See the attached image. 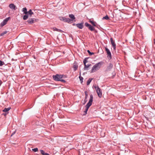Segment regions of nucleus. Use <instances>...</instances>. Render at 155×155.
Segmentation results:
<instances>
[{
	"label": "nucleus",
	"mask_w": 155,
	"mask_h": 155,
	"mask_svg": "<svg viewBox=\"0 0 155 155\" xmlns=\"http://www.w3.org/2000/svg\"><path fill=\"white\" fill-rule=\"evenodd\" d=\"M93 26H95V27H97H97L96 26V22H94L93 21V22L92 23V24H91Z\"/></svg>",
	"instance_id": "obj_32"
},
{
	"label": "nucleus",
	"mask_w": 155,
	"mask_h": 155,
	"mask_svg": "<svg viewBox=\"0 0 155 155\" xmlns=\"http://www.w3.org/2000/svg\"><path fill=\"white\" fill-rule=\"evenodd\" d=\"M87 99L85 98L84 100V104H85L87 101Z\"/></svg>",
	"instance_id": "obj_35"
},
{
	"label": "nucleus",
	"mask_w": 155,
	"mask_h": 155,
	"mask_svg": "<svg viewBox=\"0 0 155 155\" xmlns=\"http://www.w3.org/2000/svg\"><path fill=\"white\" fill-rule=\"evenodd\" d=\"M11 109V107H9L8 108H5L2 111L4 112H6L9 111Z\"/></svg>",
	"instance_id": "obj_23"
},
{
	"label": "nucleus",
	"mask_w": 155,
	"mask_h": 155,
	"mask_svg": "<svg viewBox=\"0 0 155 155\" xmlns=\"http://www.w3.org/2000/svg\"><path fill=\"white\" fill-rule=\"evenodd\" d=\"M83 22L77 24V27L80 29H82L83 27Z\"/></svg>",
	"instance_id": "obj_13"
},
{
	"label": "nucleus",
	"mask_w": 155,
	"mask_h": 155,
	"mask_svg": "<svg viewBox=\"0 0 155 155\" xmlns=\"http://www.w3.org/2000/svg\"><path fill=\"white\" fill-rule=\"evenodd\" d=\"M34 58L35 59V57H34Z\"/></svg>",
	"instance_id": "obj_43"
},
{
	"label": "nucleus",
	"mask_w": 155,
	"mask_h": 155,
	"mask_svg": "<svg viewBox=\"0 0 155 155\" xmlns=\"http://www.w3.org/2000/svg\"><path fill=\"white\" fill-rule=\"evenodd\" d=\"M12 61H13V60H14L13 59H12Z\"/></svg>",
	"instance_id": "obj_42"
},
{
	"label": "nucleus",
	"mask_w": 155,
	"mask_h": 155,
	"mask_svg": "<svg viewBox=\"0 0 155 155\" xmlns=\"http://www.w3.org/2000/svg\"><path fill=\"white\" fill-rule=\"evenodd\" d=\"M80 80L81 81V83L82 84L83 82V78L81 76V71H80L79 73V77Z\"/></svg>",
	"instance_id": "obj_17"
},
{
	"label": "nucleus",
	"mask_w": 155,
	"mask_h": 155,
	"mask_svg": "<svg viewBox=\"0 0 155 155\" xmlns=\"http://www.w3.org/2000/svg\"><path fill=\"white\" fill-rule=\"evenodd\" d=\"M88 58H84L83 61V63L84 64H86V63L88 61H87V59Z\"/></svg>",
	"instance_id": "obj_25"
},
{
	"label": "nucleus",
	"mask_w": 155,
	"mask_h": 155,
	"mask_svg": "<svg viewBox=\"0 0 155 155\" xmlns=\"http://www.w3.org/2000/svg\"><path fill=\"white\" fill-rule=\"evenodd\" d=\"M84 25L86 27H88V29L90 30L91 31H93L94 30V28L90 24H88V23L85 22Z\"/></svg>",
	"instance_id": "obj_8"
},
{
	"label": "nucleus",
	"mask_w": 155,
	"mask_h": 155,
	"mask_svg": "<svg viewBox=\"0 0 155 155\" xmlns=\"http://www.w3.org/2000/svg\"><path fill=\"white\" fill-rule=\"evenodd\" d=\"M53 29L54 30L60 32H63V31H62V30H61L60 29H58L57 28H56L55 27L53 28Z\"/></svg>",
	"instance_id": "obj_21"
},
{
	"label": "nucleus",
	"mask_w": 155,
	"mask_h": 155,
	"mask_svg": "<svg viewBox=\"0 0 155 155\" xmlns=\"http://www.w3.org/2000/svg\"><path fill=\"white\" fill-rule=\"evenodd\" d=\"M40 152L42 155H49V154L47 153H45L43 150H41Z\"/></svg>",
	"instance_id": "obj_19"
},
{
	"label": "nucleus",
	"mask_w": 155,
	"mask_h": 155,
	"mask_svg": "<svg viewBox=\"0 0 155 155\" xmlns=\"http://www.w3.org/2000/svg\"><path fill=\"white\" fill-rule=\"evenodd\" d=\"M112 74L113 75L112 76V78H114L116 75V73L115 72H113L112 73Z\"/></svg>",
	"instance_id": "obj_33"
},
{
	"label": "nucleus",
	"mask_w": 155,
	"mask_h": 155,
	"mask_svg": "<svg viewBox=\"0 0 155 155\" xmlns=\"http://www.w3.org/2000/svg\"><path fill=\"white\" fill-rule=\"evenodd\" d=\"M105 51L107 53V58L108 59L110 60L112 58V56L111 52L107 48V47H105Z\"/></svg>",
	"instance_id": "obj_4"
},
{
	"label": "nucleus",
	"mask_w": 155,
	"mask_h": 155,
	"mask_svg": "<svg viewBox=\"0 0 155 155\" xmlns=\"http://www.w3.org/2000/svg\"><path fill=\"white\" fill-rule=\"evenodd\" d=\"M139 0H136V1H137V2H138V1Z\"/></svg>",
	"instance_id": "obj_41"
},
{
	"label": "nucleus",
	"mask_w": 155,
	"mask_h": 155,
	"mask_svg": "<svg viewBox=\"0 0 155 155\" xmlns=\"http://www.w3.org/2000/svg\"><path fill=\"white\" fill-rule=\"evenodd\" d=\"M27 22L29 24H32L34 22V20L33 18H31L28 20Z\"/></svg>",
	"instance_id": "obj_16"
},
{
	"label": "nucleus",
	"mask_w": 155,
	"mask_h": 155,
	"mask_svg": "<svg viewBox=\"0 0 155 155\" xmlns=\"http://www.w3.org/2000/svg\"><path fill=\"white\" fill-rule=\"evenodd\" d=\"M113 65L111 63H110L107 66L105 71H108L111 70L113 68Z\"/></svg>",
	"instance_id": "obj_10"
},
{
	"label": "nucleus",
	"mask_w": 155,
	"mask_h": 155,
	"mask_svg": "<svg viewBox=\"0 0 155 155\" xmlns=\"http://www.w3.org/2000/svg\"><path fill=\"white\" fill-rule=\"evenodd\" d=\"M96 86V85L95 86H93V87H94V88L95 90H96V89H97V86Z\"/></svg>",
	"instance_id": "obj_34"
},
{
	"label": "nucleus",
	"mask_w": 155,
	"mask_h": 155,
	"mask_svg": "<svg viewBox=\"0 0 155 155\" xmlns=\"http://www.w3.org/2000/svg\"><path fill=\"white\" fill-rule=\"evenodd\" d=\"M2 83V82L1 81H0V86L1 85Z\"/></svg>",
	"instance_id": "obj_39"
},
{
	"label": "nucleus",
	"mask_w": 155,
	"mask_h": 155,
	"mask_svg": "<svg viewBox=\"0 0 155 155\" xmlns=\"http://www.w3.org/2000/svg\"><path fill=\"white\" fill-rule=\"evenodd\" d=\"M5 63L4 62L0 60V66H2Z\"/></svg>",
	"instance_id": "obj_30"
},
{
	"label": "nucleus",
	"mask_w": 155,
	"mask_h": 155,
	"mask_svg": "<svg viewBox=\"0 0 155 155\" xmlns=\"http://www.w3.org/2000/svg\"><path fill=\"white\" fill-rule=\"evenodd\" d=\"M28 14H25L23 16V19L24 20H26L28 18Z\"/></svg>",
	"instance_id": "obj_26"
},
{
	"label": "nucleus",
	"mask_w": 155,
	"mask_h": 155,
	"mask_svg": "<svg viewBox=\"0 0 155 155\" xmlns=\"http://www.w3.org/2000/svg\"><path fill=\"white\" fill-rule=\"evenodd\" d=\"M10 19V17H8L6 18L0 24V26L2 27L5 25L7 23L8 21Z\"/></svg>",
	"instance_id": "obj_5"
},
{
	"label": "nucleus",
	"mask_w": 155,
	"mask_h": 155,
	"mask_svg": "<svg viewBox=\"0 0 155 155\" xmlns=\"http://www.w3.org/2000/svg\"><path fill=\"white\" fill-rule=\"evenodd\" d=\"M92 79H93V78H89L88 79V80L87 81V85H88L90 84V83H91V81H92Z\"/></svg>",
	"instance_id": "obj_22"
},
{
	"label": "nucleus",
	"mask_w": 155,
	"mask_h": 155,
	"mask_svg": "<svg viewBox=\"0 0 155 155\" xmlns=\"http://www.w3.org/2000/svg\"><path fill=\"white\" fill-rule=\"evenodd\" d=\"M89 22L92 24V23L93 22V21L91 20H90L89 21Z\"/></svg>",
	"instance_id": "obj_38"
},
{
	"label": "nucleus",
	"mask_w": 155,
	"mask_h": 155,
	"mask_svg": "<svg viewBox=\"0 0 155 155\" xmlns=\"http://www.w3.org/2000/svg\"><path fill=\"white\" fill-rule=\"evenodd\" d=\"M93 101V96L92 94L90 95V98L89 102L85 106V109L84 111V115H86L87 114V111L89 107L91 106Z\"/></svg>",
	"instance_id": "obj_2"
},
{
	"label": "nucleus",
	"mask_w": 155,
	"mask_h": 155,
	"mask_svg": "<svg viewBox=\"0 0 155 155\" xmlns=\"http://www.w3.org/2000/svg\"><path fill=\"white\" fill-rule=\"evenodd\" d=\"M78 63L77 62L75 61L74 63H73V68L74 69V71H76L78 68Z\"/></svg>",
	"instance_id": "obj_12"
},
{
	"label": "nucleus",
	"mask_w": 155,
	"mask_h": 155,
	"mask_svg": "<svg viewBox=\"0 0 155 155\" xmlns=\"http://www.w3.org/2000/svg\"><path fill=\"white\" fill-rule=\"evenodd\" d=\"M84 93L85 94V99H87V97H88V92L87 91H86L84 92Z\"/></svg>",
	"instance_id": "obj_28"
},
{
	"label": "nucleus",
	"mask_w": 155,
	"mask_h": 155,
	"mask_svg": "<svg viewBox=\"0 0 155 155\" xmlns=\"http://www.w3.org/2000/svg\"><path fill=\"white\" fill-rule=\"evenodd\" d=\"M87 52L90 55H92L94 54V53L93 52H91L89 50H87Z\"/></svg>",
	"instance_id": "obj_29"
},
{
	"label": "nucleus",
	"mask_w": 155,
	"mask_h": 155,
	"mask_svg": "<svg viewBox=\"0 0 155 155\" xmlns=\"http://www.w3.org/2000/svg\"><path fill=\"white\" fill-rule=\"evenodd\" d=\"M98 96L101 98L102 96V92L101 90L99 88L98 86H97V88L96 90Z\"/></svg>",
	"instance_id": "obj_7"
},
{
	"label": "nucleus",
	"mask_w": 155,
	"mask_h": 155,
	"mask_svg": "<svg viewBox=\"0 0 155 155\" xmlns=\"http://www.w3.org/2000/svg\"><path fill=\"white\" fill-rule=\"evenodd\" d=\"M72 25L73 26H77V24L73 23V24Z\"/></svg>",
	"instance_id": "obj_37"
},
{
	"label": "nucleus",
	"mask_w": 155,
	"mask_h": 155,
	"mask_svg": "<svg viewBox=\"0 0 155 155\" xmlns=\"http://www.w3.org/2000/svg\"><path fill=\"white\" fill-rule=\"evenodd\" d=\"M104 64V62L102 61L96 64L92 68L91 73H93L98 70L100 68L101 65Z\"/></svg>",
	"instance_id": "obj_3"
},
{
	"label": "nucleus",
	"mask_w": 155,
	"mask_h": 155,
	"mask_svg": "<svg viewBox=\"0 0 155 155\" xmlns=\"http://www.w3.org/2000/svg\"><path fill=\"white\" fill-rule=\"evenodd\" d=\"M33 14V13L32 12L31 9H30L27 12V14L30 15V16L31 17L32 15Z\"/></svg>",
	"instance_id": "obj_20"
},
{
	"label": "nucleus",
	"mask_w": 155,
	"mask_h": 155,
	"mask_svg": "<svg viewBox=\"0 0 155 155\" xmlns=\"http://www.w3.org/2000/svg\"><path fill=\"white\" fill-rule=\"evenodd\" d=\"M52 77L53 79L56 81H60L64 83H65L66 82L65 80L63 79L66 78V75L64 74H57L53 75Z\"/></svg>",
	"instance_id": "obj_1"
},
{
	"label": "nucleus",
	"mask_w": 155,
	"mask_h": 155,
	"mask_svg": "<svg viewBox=\"0 0 155 155\" xmlns=\"http://www.w3.org/2000/svg\"><path fill=\"white\" fill-rule=\"evenodd\" d=\"M38 148H35L32 149V151L35 152H36L38 151Z\"/></svg>",
	"instance_id": "obj_31"
},
{
	"label": "nucleus",
	"mask_w": 155,
	"mask_h": 155,
	"mask_svg": "<svg viewBox=\"0 0 155 155\" xmlns=\"http://www.w3.org/2000/svg\"><path fill=\"white\" fill-rule=\"evenodd\" d=\"M60 20L62 21L68 23V21L70 20L69 18L63 17H59V18Z\"/></svg>",
	"instance_id": "obj_9"
},
{
	"label": "nucleus",
	"mask_w": 155,
	"mask_h": 155,
	"mask_svg": "<svg viewBox=\"0 0 155 155\" xmlns=\"http://www.w3.org/2000/svg\"><path fill=\"white\" fill-rule=\"evenodd\" d=\"M9 7L10 8L14 10H15L16 8V6L14 4L12 3L10 4L9 5Z\"/></svg>",
	"instance_id": "obj_14"
},
{
	"label": "nucleus",
	"mask_w": 155,
	"mask_h": 155,
	"mask_svg": "<svg viewBox=\"0 0 155 155\" xmlns=\"http://www.w3.org/2000/svg\"><path fill=\"white\" fill-rule=\"evenodd\" d=\"M102 19H106L108 20L109 19V17H108L107 15H106L105 17H104Z\"/></svg>",
	"instance_id": "obj_27"
},
{
	"label": "nucleus",
	"mask_w": 155,
	"mask_h": 155,
	"mask_svg": "<svg viewBox=\"0 0 155 155\" xmlns=\"http://www.w3.org/2000/svg\"><path fill=\"white\" fill-rule=\"evenodd\" d=\"M110 40L114 49L115 50L116 48V45L112 38H110Z\"/></svg>",
	"instance_id": "obj_11"
},
{
	"label": "nucleus",
	"mask_w": 155,
	"mask_h": 155,
	"mask_svg": "<svg viewBox=\"0 0 155 155\" xmlns=\"http://www.w3.org/2000/svg\"><path fill=\"white\" fill-rule=\"evenodd\" d=\"M154 44L155 45V39H154Z\"/></svg>",
	"instance_id": "obj_40"
},
{
	"label": "nucleus",
	"mask_w": 155,
	"mask_h": 155,
	"mask_svg": "<svg viewBox=\"0 0 155 155\" xmlns=\"http://www.w3.org/2000/svg\"><path fill=\"white\" fill-rule=\"evenodd\" d=\"M15 132H13V133L12 134H11V136H13L14 134H15Z\"/></svg>",
	"instance_id": "obj_36"
},
{
	"label": "nucleus",
	"mask_w": 155,
	"mask_h": 155,
	"mask_svg": "<svg viewBox=\"0 0 155 155\" xmlns=\"http://www.w3.org/2000/svg\"><path fill=\"white\" fill-rule=\"evenodd\" d=\"M69 17L71 18L70 19V20L68 21V23H71V21H75V17L72 14H69Z\"/></svg>",
	"instance_id": "obj_6"
},
{
	"label": "nucleus",
	"mask_w": 155,
	"mask_h": 155,
	"mask_svg": "<svg viewBox=\"0 0 155 155\" xmlns=\"http://www.w3.org/2000/svg\"><path fill=\"white\" fill-rule=\"evenodd\" d=\"M22 11L25 14H27V9L25 7L22 9Z\"/></svg>",
	"instance_id": "obj_18"
},
{
	"label": "nucleus",
	"mask_w": 155,
	"mask_h": 155,
	"mask_svg": "<svg viewBox=\"0 0 155 155\" xmlns=\"http://www.w3.org/2000/svg\"><path fill=\"white\" fill-rule=\"evenodd\" d=\"M8 32V31H5L4 32H3L2 33H1L0 34V36H3L4 35L7 34Z\"/></svg>",
	"instance_id": "obj_24"
},
{
	"label": "nucleus",
	"mask_w": 155,
	"mask_h": 155,
	"mask_svg": "<svg viewBox=\"0 0 155 155\" xmlns=\"http://www.w3.org/2000/svg\"><path fill=\"white\" fill-rule=\"evenodd\" d=\"M84 70H88V68L91 66V64H84Z\"/></svg>",
	"instance_id": "obj_15"
}]
</instances>
